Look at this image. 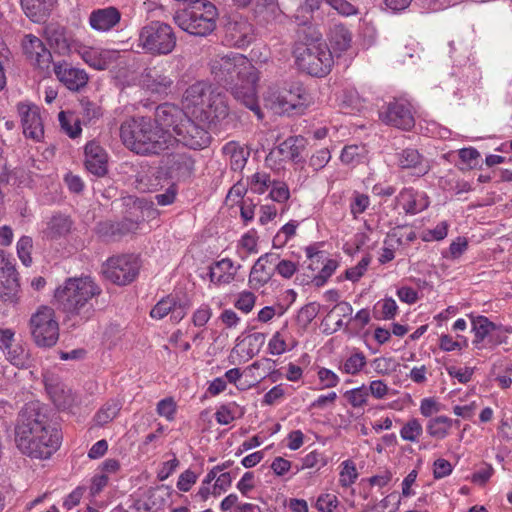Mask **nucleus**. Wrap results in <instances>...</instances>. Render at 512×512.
Returning <instances> with one entry per match:
<instances>
[{"instance_id":"1","label":"nucleus","mask_w":512,"mask_h":512,"mask_svg":"<svg viewBox=\"0 0 512 512\" xmlns=\"http://www.w3.org/2000/svg\"><path fill=\"white\" fill-rule=\"evenodd\" d=\"M59 431L51 424L48 410L40 402H29L19 413L16 443L31 458L47 459L60 446Z\"/></svg>"},{"instance_id":"2","label":"nucleus","mask_w":512,"mask_h":512,"mask_svg":"<svg viewBox=\"0 0 512 512\" xmlns=\"http://www.w3.org/2000/svg\"><path fill=\"white\" fill-rule=\"evenodd\" d=\"M210 69L214 79L230 90L236 101L253 111L258 119L263 118L255 87L258 72L247 57L238 53L218 56L211 60Z\"/></svg>"},{"instance_id":"3","label":"nucleus","mask_w":512,"mask_h":512,"mask_svg":"<svg viewBox=\"0 0 512 512\" xmlns=\"http://www.w3.org/2000/svg\"><path fill=\"white\" fill-rule=\"evenodd\" d=\"M101 292V288L91 277H71L55 290L54 301L56 308L67 319H79L84 323L93 316L94 302Z\"/></svg>"},{"instance_id":"4","label":"nucleus","mask_w":512,"mask_h":512,"mask_svg":"<svg viewBox=\"0 0 512 512\" xmlns=\"http://www.w3.org/2000/svg\"><path fill=\"white\" fill-rule=\"evenodd\" d=\"M122 143L139 155H158L173 145L172 135L149 117H133L120 126Z\"/></svg>"},{"instance_id":"5","label":"nucleus","mask_w":512,"mask_h":512,"mask_svg":"<svg viewBox=\"0 0 512 512\" xmlns=\"http://www.w3.org/2000/svg\"><path fill=\"white\" fill-rule=\"evenodd\" d=\"M217 15V8L211 2L195 1L190 8L176 12L173 19L183 31L206 36L215 29Z\"/></svg>"},{"instance_id":"6","label":"nucleus","mask_w":512,"mask_h":512,"mask_svg":"<svg viewBox=\"0 0 512 512\" xmlns=\"http://www.w3.org/2000/svg\"><path fill=\"white\" fill-rule=\"evenodd\" d=\"M177 38L173 28L162 21H151L144 25L138 35V46L146 53L160 56L170 54L176 47Z\"/></svg>"},{"instance_id":"7","label":"nucleus","mask_w":512,"mask_h":512,"mask_svg":"<svg viewBox=\"0 0 512 512\" xmlns=\"http://www.w3.org/2000/svg\"><path fill=\"white\" fill-rule=\"evenodd\" d=\"M294 56L298 68L315 77L326 76L333 65V56L326 43L297 45Z\"/></svg>"},{"instance_id":"8","label":"nucleus","mask_w":512,"mask_h":512,"mask_svg":"<svg viewBox=\"0 0 512 512\" xmlns=\"http://www.w3.org/2000/svg\"><path fill=\"white\" fill-rule=\"evenodd\" d=\"M30 331L39 347H52L59 338V325L55 311L49 306H41L30 318Z\"/></svg>"},{"instance_id":"9","label":"nucleus","mask_w":512,"mask_h":512,"mask_svg":"<svg viewBox=\"0 0 512 512\" xmlns=\"http://www.w3.org/2000/svg\"><path fill=\"white\" fill-rule=\"evenodd\" d=\"M141 264L137 256L123 254L110 257L104 264L102 272L106 279L117 285H127L139 274Z\"/></svg>"},{"instance_id":"10","label":"nucleus","mask_w":512,"mask_h":512,"mask_svg":"<svg viewBox=\"0 0 512 512\" xmlns=\"http://www.w3.org/2000/svg\"><path fill=\"white\" fill-rule=\"evenodd\" d=\"M173 143L178 142L189 149L206 148L211 141L209 132L201 125L186 116L183 122L175 127V134L172 136Z\"/></svg>"},{"instance_id":"11","label":"nucleus","mask_w":512,"mask_h":512,"mask_svg":"<svg viewBox=\"0 0 512 512\" xmlns=\"http://www.w3.org/2000/svg\"><path fill=\"white\" fill-rule=\"evenodd\" d=\"M379 117L385 124L402 130H410L415 125L411 105L404 100L388 103L380 110Z\"/></svg>"},{"instance_id":"12","label":"nucleus","mask_w":512,"mask_h":512,"mask_svg":"<svg viewBox=\"0 0 512 512\" xmlns=\"http://www.w3.org/2000/svg\"><path fill=\"white\" fill-rule=\"evenodd\" d=\"M139 225V221L130 218L120 221L104 220L96 224L94 231L105 242H118L124 236L135 233Z\"/></svg>"},{"instance_id":"13","label":"nucleus","mask_w":512,"mask_h":512,"mask_svg":"<svg viewBox=\"0 0 512 512\" xmlns=\"http://www.w3.org/2000/svg\"><path fill=\"white\" fill-rule=\"evenodd\" d=\"M17 111L21 118L24 135L35 141H41L44 136V125L40 108L30 102H20L17 104Z\"/></svg>"},{"instance_id":"14","label":"nucleus","mask_w":512,"mask_h":512,"mask_svg":"<svg viewBox=\"0 0 512 512\" xmlns=\"http://www.w3.org/2000/svg\"><path fill=\"white\" fill-rule=\"evenodd\" d=\"M22 47L27 59L43 72H49L52 54L38 37L27 34L22 40Z\"/></svg>"},{"instance_id":"15","label":"nucleus","mask_w":512,"mask_h":512,"mask_svg":"<svg viewBox=\"0 0 512 512\" xmlns=\"http://www.w3.org/2000/svg\"><path fill=\"white\" fill-rule=\"evenodd\" d=\"M225 39L231 46L245 48L255 39L254 26L245 18L229 21L225 27Z\"/></svg>"},{"instance_id":"16","label":"nucleus","mask_w":512,"mask_h":512,"mask_svg":"<svg viewBox=\"0 0 512 512\" xmlns=\"http://www.w3.org/2000/svg\"><path fill=\"white\" fill-rule=\"evenodd\" d=\"M143 87L151 95L165 98L173 92L175 83L169 74L154 67L143 75Z\"/></svg>"},{"instance_id":"17","label":"nucleus","mask_w":512,"mask_h":512,"mask_svg":"<svg viewBox=\"0 0 512 512\" xmlns=\"http://www.w3.org/2000/svg\"><path fill=\"white\" fill-rule=\"evenodd\" d=\"M57 79L69 90L79 91L88 83L89 77L85 70L74 67L66 61L53 64Z\"/></svg>"},{"instance_id":"18","label":"nucleus","mask_w":512,"mask_h":512,"mask_svg":"<svg viewBox=\"0 0 512 512\" xmlns=\"http://www.w3.org/2000/svg\"><path fill=\"white\" fill-rule=\"evenodd\" d=\"M45 34L51 49L59 55H69L72 52H76L79 47L80 42L73 39L66 28L60 25H49L45 30Z\"/></svg>"},{"instance_id":"19","label":"nucleus","mask_w":512,"mask_h":512,"mask_svg":"<svg viewBox=\"0 0 512 512\" xmlns=\"http://www.w3.org/2000/svg\"><path fill=\"white\" fill-rule=\"evenodd\" d=\"M214 90L209 83L198 81L185 90L182 99L183 105L188 109L194 108V114H201L207 104L206 101L209 100Z\"/></svg>"},{"instance_id":"20","label":"nucleus","mask_w":512,"mask_h":512,"mask_svg":"<svg viewBox=\"0 0 512 512\" xmlns=\"http://www.w3.org/2000/svg\"><path fill=\"white\" fill-rule=\"evenodd\" d=\"M18 273L11 259L0 251V300L10 298L18 288Z\"/></svg>"},{"instance_id":"21","label":"nucleus","mask_w":512,"mask_h":512,"mask_svg":"<svg viewBox=\"0 0 512 512\" xmlns=\"http://www.w3.org/2000/svg\"><path fill=\"white\" fill-rule=\"evenodd\" d=\"M206 102L207 104L200 115L210 124L217 125L229 117L230 109L226 95L218 89L211 93L209 100Z\"/></svg>"},{"instance_id":"22","label":"nucleus","mask_w":512,"mask_h":512,"mask_svg":"<svg viewBox=\"0 0 512 512\" xmlns=\"http://www.w3.org/2000/svg\"><path fill=\"white\" fill-rule=\"evenodd\" d=\"M187 114L178 106L171 103H163L157 106L155 110L154 122L161 129L172 128L175 134V127L183 122Z\"/></svg>"},{"instance_id":"23","label":"nucleus","mask_w":512,"mask_h":512,"mask_svg":"<svg viewBox=\"0 0 512 512\" xmlns=\"http://www.w3.org/2000/svg\"><path fill=\"white\" fill-rule=\"evenodd\" d=\"M121 12L114 6L93 10L89 16L91 28L98 32H107L119 24Z\"/></svg>"},{"instance_id":"24","label":"nucleus","mask_w":512,"mask_h":512,"mask_svg":"<svg viewBox=\"0 0 512 512\" xmlns=\"http://www.w3.org/2000/svg\"><path fill=\"white\" fill-rule=\"evenodd\" d=\"M165 166L171 178L186 179L194 170V160L184 153L170 154L166 157Z\"/></svg>"},{"instance_id":"25","label":"nucleus","mask_w":512,"mask_h":512,"mask_svg":"<svg viewBox=\"0 0 512 512\" xmlns=\"http://www.w3.org/2000/svg\"><path fill=\"white\" fill-rule=\"evenodd\" d=\"M85 166L96 176H103L107 172V154L100 145L93 141L85 146Z\"/></svg>"},{"instance_id":"26","label":"nucleus","mask_w":512,"mask_h":512,"mask_svg":"<svg viewBox=\"0 0 512 512\" xmlns=\"http://www.w3.org/2000/svg\"><path fill=\"white\" fill-rule=\"evenodd\" d=\"M307 100L305 89L298 85L295 87V92L290 90L287 95H278L272 103V108L277 113L289 112L296 109L298 106L303 105Z\"/></svg>"},{"instance_id":"27","label":"nucleus","mask_w":512,"mask_h":512,"mask_svg":"<svg viewBox=\"0 0 512 512\" xmlns=\"http://www.w3.org/2000/svg\"><path fill=\"white\" fill-rule=\"evenodd\" d=\"M76 53L80 55L83 61L96 70H105L112 61L109 51H101L96 48L86 47L79 44Z\"/></svg>"},{"instance_id":"28","label":"nucleus","mask_w":512,"mask_h":512,"mask_svg":"<svg viewBox=\"0 0 512 512\" xmlns=\"http://www.w3.org/2000/svg\"><path fill=\"white\" fill-rule=\"evenodd\" d=\"M46 391L49 394L53 403L59 409H67L74 403V396L71 389L67 388L60 382H55L53 379L45 380Z\"/></svg>"},{"instance_id":"29","label":"nucleus","mask_w":512,"mask_h":512,"mask_svg":"<svg viewBox=\"0 0 512 512\" xmlns=\"http://www.w3.org/2000/svg\"><path fill=\"white\" fill-rule=\"evenodd\" d=\"M399 165L403 169H413L417 176H423L430 170L428 161L416 149L412 148L404 149L399 154Z\"/></svg>"},{"instance_id":"30","label":"nucleus","mask_w":512,"mask_h":512,"mask_svg":"<svg viewBox=\"0 0 512 512\" xmlns=\"http://www.w3.org/2000/svg\"><path fill=\"white\" fill-rule=\"evenodd\" d=\"M72 227V220L64 214H55L47 222L43 229V237L49 240L66 236Z\"/></svg>"},{"instance_id":"31","label":"nucleus","mask_w":512,"mask_h":512,"mask_svg":"<svg viewBox=\"0 0 512 512\" xmlns=\"http://www.w3.org/2000/svg\"><path fill=\"white\" fill-rule=\"evenodd\" d=\"M55 0H21L25 14L36 23L45 20L49 15Z\"/></svg>"},{"instance_id":"32","label":"nucleus","mask_w":512,"mask_h":512,"mask_svg":"<svg viewBox=\"0 0 512 512\" xmlns=\"http://www.w3.org/2000/svg\"><path fill=\"white\" fill-rule=\"evenodd\" d=\"M307 140L301 135L291 136L283 141L279 147V153L289 160L294 162L302 161V152L305 150Z\"/></svg>"},{"instance_id":"33","label":"nucleus","mask_w":512,"mask_h":512,"mask_svg":"<svg viewBox=\"0 0 512 512\" xmlns=\"http://www.w3.org/2000/svg\"><path fill=\"white\" fill-rule=\"evenodd\" d=\"M278 259L279 256L273 253H266L259 257L251 269L250 281H255L261 285L266 284L270 280L273 271L271 268L267 267L268 260L274 263Z\"/></svg>"},{"instance_id":"34","label":"nucleus","mask_w":512,"mask_h":512,"mask_svg":"<svg viewBox=\"0 0 512 512\" xmlns=\"http://www.w3.org/2000/svg\"><path fill=\"white\" fill-rule=\"evenodd\" d=\"M328 40L335 50L342 52L350 47L352 34L343 23H333L329 29Z\"/></svg>"},{"instance_id":"35","label":"nucleus","mask_w":512,"mask_h":512,"mask_svg":"<svg viewBox=\"0 0 512 512\" xmlns=\"http://www.w3.org/2000/svg\"><path fill=\"white\" fill-rule=\"evenodd\" d=\"M233 262L229 258L222 259L214 263L209 270L210 281L215 284H228L235 278V272H232Z\"/></svg>"},{"instance_id":"36","label":"nucleus","mask_w":512,"mask_h":512,"mask_svg":"<svg viewBox=\"0 0 512 512\" xmlns=\"http://www.w3.org/2000/svg\"><path fill=\"white\" fill-rule=\"evenodd\" d=\"M494 329V323L485 316L472 317V331L474 332L473 345L477 349H483L484 344L491 332Z\"/></svg>"},{"instance_id":"37","label":"nucleus","mask_w":512,"mask_h":512,"mask_svg":"<svg viewBox=\"0 0 512 512\" xmlns=\"http://www.w3.org/2000/svg\"><path fill=\"white\" fill-rule=\"evenodd\" d=\"M162 173L158 169L149 168L141 171L136 176L137 188L146 191H155L161 186Z\"/></svg>"},{"instance_id":"38","label":"nucleus","mask_w":512,"mask_h":512,"mask_svg":"<svg viewBox=\"0 0 512 512\" xmlns=\"http://www.w3.org/2000/svg\"><path fill=\"white\" fill-rule=\"evenodd\" d=\"M401 196L403 198H408L407 203L404 205V210L407 214H417L426 209L429 205V202L425 195H421L420 199H417V194H415L412 190L409 189L402 191Z\"/></svg>"},{"instance_id":"39","label":"nucleus","mask_w":512,"mask_h":512,"mask_svg":"<svg viewBox=\"0 0 512 512\" xmlns=\"http://www.w3.org/2000/svg\"><path fill=\"white\" fill-rule=\"evenodd\" d=\"M121 404L119 401L110 400L106 402L96 413L94 420L97 425L103 426L112 421L119 413Z\"/></svg>"},{"instance_id":"40","label":"nucleus","mask_w":512,"mask_h":512,"mask_svg":"<svg viewBox=\"0 0 512 512\" xmlns=\"http://www.w3.org/2000/svg\"><path fill=\"white\" fill-rule=\"evenodd\" d=\"M452 420L446 416H438L431 419L427 425V431L432 437L443 439L448 434Z\"/></svg>"},{"instance_id":"41","label":"nucleus","mask_w":512,"mask_h":512,"mask_svg":"<svg viewBox=\"0 0 512 512\" xmlns=\"http://www.w3.org/2000/svg\"><path fill=\"white\" fill-rule=\"evenodd\" d=\"M272 182L270 174L266 172H256L248 178L249 189L256 194L265 193L271 187Z\"/></svg>"},{"instance_id":"42","label":"nucleus","mask_w":512,"mask_h":512,"mask_svg":"<svg viewBox=\"0 0 512 512\" xmlns=\"http://www.w3.org/2000/svg\"><path fill=\"white\" fill-rule=\"evenodd\" d=\"M298 38L301 41L298 45H318L322 41V33L313 25H304L298 29Z\"/></svg>"},{"instance_id":"43","label":"nucleus","mask_w":512,"mask_h":512,"mask_svg":"<svg viewBox=\"0 0 512 512\" xmlns=\"http://www.w3.org/2000/svg\"><path fill=\"white\" fill-rule=\"evenodd\" d=\"M176 300L173 297L161 299L150 311V316L154 319H162L175 308Z\"/></svg>"},{"instance_id":"44","label":"nucleus","mask_w":512,"mask_h":512,"mask_svg":"<svg viewBox=\"0 0 512 512\" xmlns=\"http://www.w3.org/2000/svg\"><path fill=\"white\" fill-rule=\"evenodd\" d=\"M342 466L339 482L343 487H349L356 481L358 472L354 462L351 460L344 461Z\"/></svg>"},{"instance_id":"45","label":"nucleus","mask_w":512,"mask_h":512,"mask_svg":"<svg viewBox=\"0 0 512 512\" xmlns=\"http://www.w3.org/2000/svg\"><path fill=\"white\" fill-rule=\"evenodd\" d=\"M422 425L417 419H410L401 429L400 435L402 439L410 442L417 441L422 434Z\"/></svg>"},{"instance_id":"46","label":"nucleus","mask_w":512,"mask_h":512,"mask_svg":"<svg viewBox=\"0 0 512 512\" xmlns=\"http://www.w3.org/2000/svg\"><path fill=\"white\" fill-rule=\"evenodd\" d=\"M364 147L358 145L345 146L341 152L340 159L344 164H357L361 162Z\"/></svg>"},{"instance_id":"47","label":"nucleus","mask_w":512,"mask_h":512,"mask_svg":"<svg viewBox=\"0 0 512 512\" xmlns=\"http://www.w3.org/2000/svg\"><path fill=\"white\" fill-rule=\"evenodd\" d=\"M366 364V357L362 352H356L351 355L343 365V371L347 374L355 375Z\"/></svg>"},{"instance_id":"48","label":"nucleus","mask_w":512,"mask_h":512,"mask_svg":"<svg viewBox=\"0 0 512 512\" xmlns=\"http://www.w3.org/2000/svg\"><path fill=\"white\" fill-rule=\"evenodd\" d=\"M32 247L33 241L29 236H22L17 242V254L25 266H29L32 262Z\"/></svg>"},{"instance_id":"49","label":"nucleus","mask_w":512,"mask_h":512,"mask_svg":"<svg viewBox=\"0 0 512 512\" xmlns=\"http://www.w3.org/2000/svg\"><path fill=\"white\" fill-rule=\"evenodd\" d=\"M270 188L269 197L273 201L284 203L290 198V191L286 183L279 180H273Z\"/></svg>"},{"instance_id":"50","label":"nucleus","mask_w":512,"mask_h":512,"mask_svg":"<svg viewBox=\"0 0 512 512\" xmlns=\"http://www.w3.org/2000/svg\"><path fill=\"white\" fill-rule=\"evenodd\" d=\"M237 409L238 405L236 403L222 405L215 413L216 421L221 425H228L236 418Z\"/></svg>"},{"instance_id":"51","label":"nucleus","mask_w":512,"mask_h":512,"mask_svg":"<svg viewBox=\"0 0 512 512\" xmlns=\"http://www.w3.org/2000/svg\"><path fill=\"white\" fill-rule=\"evenodd\" d=\"M249 153L245 152L242 148H233L230 152V168L233 171H241L246 163Z\"/></svg>"},{"instance_id":"52","label":"nucleus","mask_w":512,"mask_h":512,"mask_svg":"<svg viewBox=\"0 0 512 512\" xmlns=\"http://www.w3.org/2000/svg\"><path fill=\"white\" fill-rule=\"evenodd\" d=\"M370 199L366 194L355 193L350 204V211L354 218L362 214L369 206Z\"/></svg>"},{"instance_id":"53","label":"nucleus","mask_w":512,"mask_h":512,"mask_svg":"<svg viewBox=\"0 0 512 512\" xmlns=\"http://www.w3.org/2000/svg\"><path fill=\"white\" fill-rule=\"evenodd\" d=\"M320 305L313 302L303 306L298 312V321L304 323L305 325L310 324L319 312Z\"/></svg>"},{"instance_id":"54","label":"nucleus","mask_w":512,"mask_h":512,"mask_svg":"<svg viewBox=\"0 0 512 512\" xmlns=\"http://www.w3.org/2000/svg\"><path fill=\"white\" fill-rule=\"evenodd\" d=\"M459 158L462 160V162L467 164L470 169H473L479 165L480 153L473 147L463 148L459 150Z\"/></svg>"},{"instance_id":"55","label":"nucleus","mask_w":512,"mask_h":512,"mask_svg":"<svg viewBox=\"0 0 512 512\" xmlns=\"http://www.w3.org/2000/svg\"><path fill=\"white\" fill-rule=\"evenodd\" d=\"M177 195V187L175 184H171L163 193H158L153 197L152 203H156L160 206H167L174 203Z\"/></svg>"},{"instance_id":"56","label":"nucleus","mask_w":512,"mask_h":512,"mask_svg":"<svg viewBox=\"0 0 512 512\" xmlns=\"http://www.w3.org/2000/svg\"><path fill=\"white\" fill-rule=\"evenodd\" d=\"M58 119L61 125V128L69 135L71 138H76L81 133V127L79 121H75L74 126L71 125V120L67 117L64 111H61L58 115Z\"/></svg>"},{"instance_id":"57","label":"nucleus","mask_w":512,"mask_h":512,"mask_svg":"<svg viewBox=\"0 0 512 512\" xmlns=\"http://www.w3.org/2000/svg\"><path fill=\"white\" fill-rule=\"evenodd\" d=\"M368 392L364 386L346 392V397L353 407H361L366 404Z\"/></svg>"},{"instance_id":"58","label":"nucleus","mask_w":512,"mask_h":512,"mask_svg":"<svg viewBox=\"0 0 512 512\" xmlns=\"http://www.w3.org/2000/svg\"><path fill=\"white\" fill-rule=\"evenodd\" d=\"M331 158L330 151L326 148L318 150L315 154H313L310 158L309 165L315 170L318 171L326 166Z\"/></svg>"},{"instance_id":"59","label":"nucleus","mask_w":512,"mask_h":512,"mask_svg":"<svg viewBox=\"0 0 512 512\" xmlns=\"http://www.w3.org/2000/svg\"><path fill=\"white\" fill-rule=\"evenodd\" d=\"M506 342H507V336L505 335L504 331L500 327H497L494 324V329L491 330V332L484 344L485 345L484 348L493 349L496 346L501 345Z\"/></svg>"},{"instance_id":"60","label":"nucleus","mask_w":512,"mask_h":512,"mask_svg":"<svg viewBox=\"0 0 512 512\" xmlns=\"http://www.w3.org/2000/svg\"><path fill=\"white\" fill-rule=\"evenodd\" d=\"M176 412V403L172 398H165L158 402L157 404V413L160 416L165 417L168 420H172L174 418V414Z\"/></svg>"},{"instance_id":"61","label":"nucleus","mask_w":512,"mask_h":512,"mask_svg":"<svg viewBox=\"0 0 512 512\" xmlns=\"http://www.w3.org/2000/svg\"><path fill=\"white\" fill-rule=\"evenodd\" d=\"M370 261V256L363 257L355 267H352L346 271V278L351 281L359 280V278L366 271Z\"/></svg>"},{"instance_id":"62","label":"nucleus","mask_w":512,"mask_h":512,"mask_svg":"<svg viewBox=\"0 0 512 512\" xmlns=\"http://www.w3.org/2000/svg\"><path fill=\"white\" fill-rule=\"evenodd\" d=\"M339 14L350 16L356 13V8L347 0H325Z\"/></svg>"},{"instance_id":"63","label":"nucleus","mask_w":512,"mask_h":512,"mask_svg":"<svg viewBox=\"0 0 512 512\" xmlns=\"http://www.w3.org/2000/svg\"><path fill=\"white\" fill-rule=\"evenodd\" d=\"M196 481L197 475L193 471L188 469L180 474L177 482V488L180 491L188 492L191 489V487L196 483Z\"/></svg>"},{"instance_id":"64","label":"nucleus","mask_w":512,"mask_h":512,"mask_svg":"<svg viewBox=\"0 0 512 512\" xmlns=\"http://www.w3.org/2000/svg\"><path fill=\"white\" fill-rule=\"evenodd\" d=\"M326 464V458L317 451H312L303 458V468H320Z\"/></svg>"}]
</instances>
